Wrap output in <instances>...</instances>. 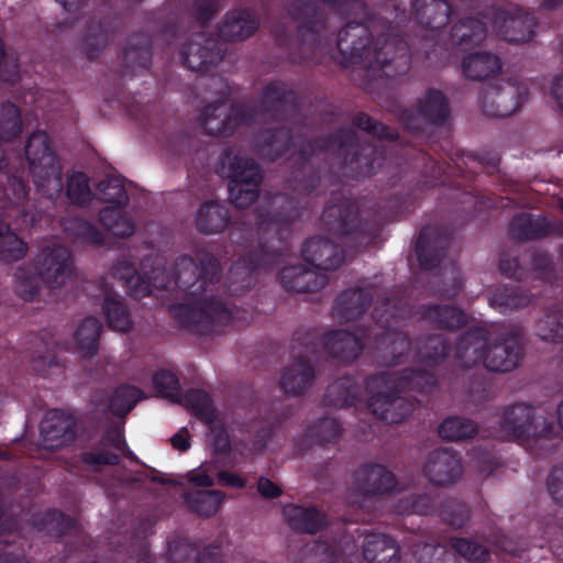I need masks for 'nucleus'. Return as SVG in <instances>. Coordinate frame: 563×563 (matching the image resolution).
Returning a JSON list of instances; mask_svg holds the SVG:
<instances>
[{
  "label": "nucleus",
  "mask_w": 563,
  "mask_h": 563,
  "mask_svg": "<svg viewBox=\"0 0 563 563\" xmlns=\"http://www.w3.org/2000/svg\"><path fill=\"white\" fill-rule=\"evenodd\" d=\"M407 15L395 1L372 12L363 0H343L333 11L352 19L340 30L336 49L343 66L360 65L387 78L406 75L411 57L437 55L443 27L461 11L479 8L477 0H412Z\"/></svg>",
  "instance_id": "nucleus-1"
},
{
  "label": "nucleus",
  "mask_w": 563,
  "mask_h": 563,
  "mask_svg": "<svg viewBox=\"0 0 563 563\" xmlns=\"http://www.w3.org/2000/svg\"><path fill=\"white\" fill-rule=\"evenodd\" d=\"M335 154L338 172L358 179L375 175L386 163V150L375 143L360 142L353 128H339L329 135L305 139L295 153L287 185L300 195L313 192L320 185L325 161Z\"/></svg>",
  "instance_id": "nucleus-2"
},
{
  "label": "nucleus",
  "mask_w": 563,
  "mask_h": 563,
  "mask_svg": "<svg viewBox=\"0 0 563 563\" xmlns=\"http://www.w3.org/2000/svg\"><path fill=\"white\" fill-rule=\"evenodd\" d=\"M271 210H257L256 240L245 243L246 252L235 261L225 277L224 286L231 296H241L249 291L257 282L256 272L274 268L290 252L289 240L292 235V224L301 217L299 201L288 195L278 194L272 198ZM239 228L232 227L231 241L238 244L247 242L235 235Z\"/></svg>",
  "instance_id": "nucleus-3"
},
{
  "label": "nucleus",
  "mask_w": 563,
  "mask_h": 563,
  "mask_svg": "<svg viewBox=\"0 0 563 563\" xmlns=\"http://www.w3.org/2000/svg\"><path fill=\"white\" fill-rule=\"evenodd\" d=\"M221 277L220 261L209 252L199 251L195 258L181 255L176 260V287L197 298L192 303L169 307V316L181 329L207 336L222 334L234 327L233 311L213 296V288Z\"/></svg>",
  "instance_id": "nucleus-4"
},
{
  "label": "nucleus",
  "mask_w": 563,
  "mask_h": 563,
  "mask_svg": "<svg viewBox=\"0 0 563 563\" xmlns=\"http://www.w3.org/2000/svg\"><path fill=\"white\" fill-rule=\"evenodd\" d=\"M396 167L398 172L390 176L389 183L393 187L400 186L401 189L393 195L384 203V220L394 221L412 212L426 189L440 185L460 186L461 183L454 178L472 180L476 174L468 168L467 162L481 165L472 154H456L450 162L432 158L423 150L407 145L401 147Z\"/></svg>",
  "instance_id": "nucleus-5"
},
{
  "label": "nucleus",
  "mask_w": 563,
  "mask_h": 563,
  "mask_svg": "<svg viewBox=\"0 0 563 563\" xmlns=\"http://www.w3.org/2000/svg\"><path fill=\"white\" fill-rule=\"evenodd\" d=\"M260 115L273 121H300V98L296 90L283 80H272L262 90L257 106L232 104L227 111L223 101L203 107L198 121L203 133L228 137L241 125L254 123Z\"/></svg>",
  "instance_id": "nucleus-6"
},
{
  "label": "nucleus",
  "mask_w": 563,
  "mask_h": 563,
  "mask_svg": "<svg viewBox=\"0 0 563 563\" xmlns=\"http://www.w3.org/2000/svg\"><path fill=\"white\" fill-rule=\"evenodd\" d=\"M20 154H22L20 152ZM23 164L19 165L15 163V168L11 169V173L2 172L7 187L3 192L8 190V194L12 197L11 190L9 189V178L19 177L23 180L27 188H30L26 180L24 179L25 164H27L29 173L31 174L35 186L40 190L54 189L60 191L63 188V173L59 165L58 158L53 150L51 139L45 131H34L27 137Z\"/></svg>",
  "instance_id": "nucleus-7"
},
{
  "label": "nucleus",
  "mask_w": 563,
  "mask_h": 563,
  "mask_svg": "<svg viewBox=\"0 0 563 563\" xmlns=\"http://www.w3.org/2000/svg\"><path fill=\"white\" fill-rule=\"evenodd\" d=\"M217 173L229 179V197L235 207L245 209L257 200L263 170L254 158L242 154L235 146H229L219 157Z\"/></svg>",
  "instance_id": "nucleus-8"
},
{
  "label": "nucleus",
  "mask_w": 563,
  "mask_h": 563,
  "mask_svg": "<svg viewBox=\"0 0 563 563\" xmlns=\"http://www.w3.org/2000/svg\"><path fill=\"white\" fill-rule=\"evenodd\" d=\"M9 189L0 196V262L10 264L22 260L27 252V244L13 231L12 223L20 216H26L24 202L27 188L19 177L9 178Z\"/></svg>",
  "instance_id": "nucleus-9"
},
{
  "label": "nucleus",
  "mask_w": 563,
  "mask_h": 563,
  "mask_svg": "<svg viewBox=\"0 0 563 563\" xmlns=\"http://www.w3.org/2000/svg\"><path fill=\"white\" fill-rule=\"evenodd\" d=\"M320 220L328 232L345 239L354 246L371 243L377 234L376 224L363 221L356 205L343 197L332 198L324 207Z\"/></svg>",
  "instance_id": "nucleus-10"
},
{
  "label": "nucleus",
  "mask_w": 563,
  "mask_h": 563,
  "mask_svg": "<svg viewBox=\"0 0 563 563\" xmlns=\"http://www.w3.org/2000/svg\"><path fill=\"white\" fill-rule=\"evenodd\" d=\"M416 106V109L398 106L393 110L404 131L409 134L418 136L428 129L443 126L450 119V101L439 89L428 88Z\"/></svg>",
  "instance_id": "nucleus-11"
},
{
  "label": "nucleus",
  "mask_w": 563,
  "mask_h": 563,
  "mask_svg": "<svg viewBox=\"0 0 563 563\" xmlns=\"http://www.w3.org/2000/svg\"><path fill=\"white\" fill-rule=\"evenodd\" d=\"M540 419L536 408L526 402L506 406L499 419L500 437L506 440H532L541 448L553 449L554 444H545L547 441L554 439L553 427L544 421L539 429Z\"/></svg>",
  "instance_id": "nucleus-12"
},
{
  "label": "nucleus",
  "mask_w": 563,
  "mask_h": 563,
  "mask_svg": "<svg viewBox=\"0 0 563 563\" xmlns=\"http://www.w3.org/2000/svg\"><path fill=\"white\" fill-rule=\"evenodd\" d=\"M287 12L298 23L301 62L313 60L321 52L323 32L328 29L324 10L318 1L290 0Z\"/></svg>",
  "instance_id": "nucleus-13"
},
{
  "label": "nucleus",
  "mask_w": 563,
  "mask_h": 563,
  "mask_svg": "<svg viewBox=\"0 0 563 563\" xmlns=\"http://www.w3.org/2000/svg\"><path fill=\"white\" fill-rule=\"evenodd\" d=\"M99 198L110 206L98 213L99 222L118 238L131 236L136 227L133 219L123 210L129 202L125 186L119 177H108L97 186Z\"/></svg>",
  "instance_id": "nucleus-14"
},
{
  "label": "nucleus",
  "mask_w": 563,
  "mask_h": 563,
  "mask_svg": "<svg viewBox=\"0 0 563 563\" xmlns=\"http://www.w3.org/2000/svg\"><path fill=\"white\" fill-rule=\"evenodd\" d=\"M362 349L361 340L344 329L320 334L314 328L300 325L289 341V352H362Z\"/></svg>",
  "instance_id": "nucleus-15"
},
{
  "label": "nucleus",
  "mask_w": 563,
  "mask_h": 563,
  "mask_svg": "<svg viewBox=\"0 0 563 563\" xmlns=\"http://www.w3.org/2000/svg\"><path fill=\"white\" fill-rule=\"evenodd\" d=\"M153 385L161 397L183 402L207 423H213L219 420L220 415L205 391L192 390L185 397H181L178 379L174 373L169 371L157 372L153 377Z\"/></svg>",
  "instance_id": "nucleus-16"
},
{
  "label": "nucleus",
  "mask_w": 563,
  "mask_h": 563,
  "mask_svg": "<svg viewBox=\"0 0 563 563\" xmlns=\"http://www.w3.org/2000/svg\"><path fill=\"white\" fill-rule=\"evenodd\" d=\"M536 18L512 3L499 4L495 1V31L500 37L514 44L527 43L536 35Z\"/></svg>",
  "instance_id": "nucleus-17"
},
{
  "label": "nucleus",
  "mask_w": 563,
  "mask_h": 563,
  "mask_svg": "<svg viewBox=\"0 0 563 563\" xmlns=\"http://www.w3.org/2000/svg\"><path fill=\"white\" fill-rule=\"evenodd\" d=\"M179 56L183 66L205 74L223 59L224 46L218 38L201 31L181 46Z\"/></svg>",
  "instance_id": "nucleus-18"
},
{
  "label": "nucleus",
  "mask_w": 563,
  "mask_h": 563,
  "mask_svg": "<svg viewBox=\"0 0 563 563\" xmlns=\"http://www.w3.org/2000/svg\"><path fill=\"white\" fill-rule=\"evenodd\" d=\"M453 242V231L449 227L427 224L422 227L415 244L419 265L424 271L440 266Z\"/></svg>",
  "instance_id": "nucleus-19"
},
{
  "label": "nucleus",
  "mask_w": 563,
  "mask_h": 563,
  "mask_svg": "<svg viewBox=\"0 0 563 563\" xmlns=\"http://www.w3.org/2000/svg\"><path fill=\"white\" fill-rule=\"evenodd\" d=\"M34 267L44 284L62 287L71 275V253L62 245L46 246L36 255Z\"/></svg>",
  "instance_id": "nucleus-20"
},
{
  "label": "nucleus",
  "mask_w": 563,
  "mask_h": 563,
  "mask_svg": "<svg viewBox=\"0 0 563 563\" xmlns=\"http://www.w3.org/2000/svg\"><path fill=\"white\" fill-rule=\"evenodd\" d=\"M528 95V87L517 78L505 80L503 60L495 54V118H507L517 112Z\"/></svg>",
  "instance_id": "nucleus-21"
},
{
  "label": "nucleus",
  "mask_w": 563,
  "mask_h": 563,
  "mask_svg": "<svg viewBox=\"0 0 563 563\" xmlns=\"http://www.w3.org/2000/svg\"><path fill=\"white\" fill-rule=\"evenodd\" d=\"M22 132V119L20 109L11 101L0 103V172L11 173L15 163L23 164L20 151H8L3 141L18 137Z\"/></svg>",
  "instance_id": "nucleus-22"
},
{
  "label": "nucleus",
  "mask_w": 563,
  "mask_h": 563,
  "mask_svg": "<svg viewBox=\"0 0 563 563\" xmlns=\"http://www.w3.org/2000/svg\"><path fill=\"white\" fill-rule=\"evenodd\" d=\"M301 256L307 264L322 273L335 271L344 262L343 249L322 236L307 239L301 249Z\"/></svg>",
  "instance_id": "nucleus-23"
},
{
  "label": "nucleus",
  "mask_w": 563,
  "mask_h": 563,
  "mask_svg": "<svg viewBox=\"0 0 563 563\" xmlns=\"http://www.w3.org/2000/svg\"><path fill=\"white\" fill-rule=\"evenodd\" d=\"M509 233L516 241L530 242L561 234L562 230L560 223L551 222L544 216L521 212L510 220Z\"/></svg>",
  "instance_id": "nucleus-24"
},
{
  "label": "nucleus",
  "mask_w": 563,
  "mask_h": 563,
  "mask_svg": "<svg viewBox=\"0 0 563 563\" xmlns=\"http://www.w3.org/2000/svg\"><path fill=\"white\" fill-rule=\"evenodd\" d=\"M377 296L375 286L349 288L340 292L334 301L333 314L346 322L361 318Z\"/></svg>",
  "instance_id": "nucleus-25"
},
{
  "label": "nucleus",
  "mask_w": 563,
  "mask_h": 563,
  "mask_svg": "<svg viewBox=\"0 0 563 563\" xmlns=\"http://www.w3.org/2000/svg\"><path fill=\"white\" fill-rule=\"evenodd\" d=\"M462 70L466 78L485 81V87L478 96V104L486 117H493V110L486 104V97L493 86V54L476 52L463 58Z\"/></svg>",
  "instance_id": "nucleus-26"
},
{
  "label": "nucleus",
  "mask_w": 563,
  "mask_h": 563,
  "mask_svg": "<svg viewBox=\"0 0 563 563\" xmlns=\"http://www.w3.org/2000/svg\"><path fill=\"white\" fill-rule=\"evenodd\" d=\"M279 278L285 290L295 292H317L329 280L325 273L303 264L285 266L279 273Z\"/></svg>",
  "instance_id": "nucleus-27"
},
{
  "label": "nucleus",
  "mask_w": 563,
  "mask_h": 563,
  "mask_svg": "<svg viewBox=\"0 0 563 563\" xmlns=\"http://www.w3.org/2000/svg\"><path fill=\"white\" fill-rule=\"evenodd\" d=\"M260 27V19L251 9H235L225 13L218 36L225 42L244 41Z\"/></svg>",
  "instance_id": "nucleus-28"
},
{
  "label": "nucleus",
  "mask_w": 563,
  "mask_h": 563,
  "mask_svg": "<svg viewBox=\"0 0 563 563\" xmlns=\"http://www.w3.org/2000/svg\"><path fill=\"white\" fill-rule=\"evenodd\" d=\"M157 269L150 273H140L136 267L128 262H119L114 266V275L124 282L129 295L135 299H142L152 294L153 288H164V283H157Z\"/></svg>",
  "instance_id": "nucleus-29"
},
{
  "label": "nucleus",
  "mask_w": 563,
  "mask_h": 563,
  "mask_svg": "<svg viewBox=\"0 0 563 563\" xmlns=\"http://www.w3.org/2000/svg\"><path fill=\"white\" fill-rule=\"evenodd\" d=\"M152 59V38L147 33L133 34L122 54V75L135 76L148 69Z\"/></svg>",
  "instance_id": "nucleus-30"
},
{
  "label": "nucleus",
  "mask_w": 563,
  "mask_h": 563,
  "mask_svg": "<svg viewBox=\"0 0 563 563\" xmlns=\"http://www.w3.org/2000/svg\"><path fill=\"white\" fill-rule=\"evenodd\" d=\"M486 36L485 24L473 16L460 18L450 32L446 41H441L440 49H448L449 46L461 51L470 49L479 45Z\"/></svg>",
  "instance_id": "nucleus-31"
},
{
  "label": "nucleus",
  "mask_w": 563,
  "mask_h": 563,
  "mask_svg": "<svg viewBox=\"0 0 563 563\" xmlns=\"http://www.w3.org/2000/svg\"><path fill=\"white\" fill-rule=\"evenodd\" d=\"M408 314L407 300L394 292L377 299L372 312L375 324L386 332H396Z\"/></svg>",
  "instance_id": "nucleus-32"
},
{
  "label": "nucleus",
  "mask_w": 563,
  "mask_h": 563,
  "mask_svg": "<svg viewBox=\"0 0 563 563\" xmlns=\"http://www.w3.org/2000/svg\"><path fill=\"white\" fill-rule=\"evenodd\" d=\"M419 313L423 321L440 330L456 331L468 323L466 312L453 305H422Z\"/></svg>",
  "instance_id": "nucleus-33"
},
{
  "label": "nucleus",
  "mask_w": 563,
  "mask_h": 563,
  "mask_svg": "<svg viewBox=\"0 0 563 563\" xmlns=\"http://www.w3.org/2000/svg\"><path fill=\"white\" fill-rule=\"evenodd\" d=\"M318 373L319 369L307 358L299 357L284 368L280 386L288 395H301L311 387Z\"/></svg>",
  "instance_id": "nucleus-34"
},
{
  "label": "nucleus",
  "mask_w": 563,
  "mask_h": 563,
  "mask_svg": "<svg viewBox=\"0 0 563 563\" xmlns=\"http://www.w3.org/2000/svg\"><path fill=\"white\" fill-rule=\"evenodd\" d=\"M231 224L229 209L217 200L201 203L195 214V225L198 232L212 235L219 234Z\"/></svg>",
  "instance_id": "nucleus-35"
},
{
  "label": "nucleus",
  "mask_w": 563,
  "mask_h": 563,
  "mask_svg": "<svg viewBox=\"0 0 563 563\" xmlns=\"http://www.w3.org/2000/svg\"><path fill=\"white\" fill-rule=\"evenodd\" d=\"M461 471L459 457L448 450L431 453L423 468L430 481L439 485L452 483L460 476Z\"/></svg>",
  "instance_id": "nucleus-36"
},
{
  "label": "nucleus",
  "mask_w": 563,
  "mask_h": 563,
  "mask_svg": "<svg viewBox=\"0 0 563 563\" xmlns=\"http://www.w3.org/2000/svg\"><path fill=\"white\" fill-rule=\"evenodd\" d=\"M294 145V134L288 128L265 129L256 139L258 153L271 162L283 157Z\"/></svg>",
  "instance_id": "nucleus-37"
},
{
  "label": "nucleus",
  "mask_w": 563,
  "mask_h": 563,
  "mask_svg": "<svg viewBox=\"0 0 563 563\" xmlns=\"http://www.w3.org/2000/svg\"><path fill=\"white\" fill-rule=\"evenodd\" d=\"M66 236L74 244L100 247L106 243V233L92 222L79 217L64 218L62 221Z\"/></svg>",
  "instance_id": "nucleus-38"
},
{
  "label": "nucleus",
  "mask_w": 563,
  "mask_h": 563,
  "mask_svg": "<svg viewBox=\"0 0 563 563\" xmlns=\"http://www.w3.org/2000/svg\"><path fill=\"white\" fill-rule=\"evenodd\" d=\"M368 407L375 416L390 423L402 421L411 412V405L404 398L385 394L373 396Z\"/></svg>",
  "instance_id": "nucleus-39"
},
{
  "label": "nucleus",
  "mask_w": 563,
  "mask_h": 563,
  "mask_svg": "<svg viewBox=\"0 0 563 563\" xmlns=\"http://www.w3.org/2000/svg\"><path fill=\"white\" fill-rule=\"evenodd\" d=\"M363 555L368 563H398L399 550L395 542L382 534H368L363 543Z\"/></svg>",
  "instance_id": "nucleus-40"
},
{
  "label": "nucleus",
  "mask_w": 563,
  "mask_h": 563,
  "mask_svg": "<svg viewBox=\"0 0 563 563\" xmlns=\"http://www.w3.org/2000/svg\"><path fill=\"white\" fill-rule=\"evenodd\" d=\"M102 312L108 325L120 332H128L132 327L130 309L124 300L114 291H106L102 299Z\"/></svg>",
  "instance_id": "nucleus-41"
},
{
  "label": "nucleus",
  "mask_w": 563,
  "mask_h": 563,
  "mask_svg": "<svg viewBox=\"0 0 563 563\" xmlns=\"http://www.w3.org/2000/svg\"><path fill=\"white\" fill-rule=\"evenodd\" d=\"M289 525L297 530L313 533L324 523V517L316 508L288 505L283 510Z\"/></svg>",
  "instance_id": "nucleus-42"
},
{
  "label": "nucleus",
  "mask_w": 563,
  "mask_h": 563,
  "mask_svg": "<svg viewBox=\"0 0 563 563\" xmlns=\"http://www.w3.org/2000/svg\"><path fill=\"white\" fill-rule=\"evenodd\" d=\"M41 432L45 445L52 449L69 442L74 437L70 422L57 413H51L42 421Z\"/></svg>",
  "instance_id": "nucleus-43"
},
{
  "label": "nucleus",
  "mask_w": 563,
  "mask_h": 563,
  "mask_svg": "<svg viewBox=\"0 0 563 563\" xmlns=\"http://www.w3.org/2000/svg\"><path fill=\"white\" fill-rule=\"evenodd\" d=\"M103 325L95 317L85 318L74 333L78 352H98Z\"/></svg>",
  "instance_id": "nucleus-44"
},
{
  "label": "nucleus",
  "mask_w": 563,
  "mask_h": 563,
  "mask_svg": "<svg viewBox=\"0 0 563 563\" xmlns=\"http://www.w3.org/2000/svg\"><path fill=\"white\" fill-rule=\"evenodd\" d=\"M351 124L353 128L366 132L378 141H389L395 143V146L399 145L398 132L390 126L377 121L366 112L361 111L355 113L351 119Z\"/></svg>",
  "instance_id": "nucleus-45"
},
{
  "label": "nucleus",
  "mask_w": 563,
  "mask_h": 563,
  "mask_svg": "<svg viewBox=\"0 0 563 563\" xmlns=\"http://www.w3.org/2000/svg\"><path fill=\"white\" fill-rule=\"evenodd\" d=\"M123 444V437L120 431H117L111 439L102 444L101 449L86 453L84 460L93 470H98L103 465L114 464L117 463L118 456L112 450L121 451Z\"/></svg>",
  "instance_id": "nucleus-46"
},
{
  "label": "nucleus",
  "mask_w": 563,
  "mask_h": 563,
  "mask_svg": "<svg viewBox=\"0 0 563 563\" xmlns=\"http://www.w3.org/2000/svg\"><path fill=\"white\" fill-rule=\"evenodd\" d=\"M143 397L142 391L129 385L115 388L108 399V409L115 416H124Z\"/></svg>",
  "instance_id": "nucleus-47"
},
{
  "label": "nucleus",
  "mask_w": 563,
  "mask_h": 563,
  "mask_svg": "<svg viewBox=\"0 0 563 563\" xmlns=\"http://www.w3.org/2000/svg\"><path fill=\"white\" fill-rule=\"evenodd\" d=\"M224 500V494L219 490L197 492L188 494L186 501L198 515L210 517L218 512Z\"/></svg>",
  "instance_id": "nucleus-48"
},
{
  "label": "nucleus",
  "mask_w": 563,
  "mask_h": 563,
  "mask_svg": "<svg viewBox=\"0 0 563 563\" xmlns=\"http://www.w3.org/2000/svg\"><path fill=\"white\" fill-rule=\"evenodd\" d=\"M111 38L110 32L102 23H91L81 42V49L90 60L96 59Z\"/></svg>",
  "instance_id": "nucleus-49"
},
{
  "label": "nucleus",
  "mask_w": 563,
  "mask_h": 563,
  "mask_svg": "<svg viewBox=\"0 0 563 563\" xmlns=\"http://www.w3.org/2000/svg\"><path fill=\"white\" fill-rule=\"evenodd\" d=\"M477 433V426L470 419L449 417L439 427V434L445 440H464Z\"/></svg>",
  "instance_id": "nucleus-50"
},
{
  "label": "nucleus",
  "mask_w": 563,
  "mask_h": 563,
  "mask_svg": "<svg viewBox=\"0 0 563 563\" xmlns=\"http://www.w3.org/2000/svg\"><path fill=\"white\" fill-rule=\"evenodd\" d=\"M537 334L543 341L563 342V309L548 312L537 323Z\"/></svg>",
  "instance_id": "nucleus-51"
},
{
  "label": "nucleus",
  "mask_w": 563,
  "mask_h": 563,
  "mask_svg": "<svg viewBox=\"0 0 563 563\" xmlns=\"http://www.w3.org/2000/svg\"><path fill=\"white\" fill-rule=\"evenodd\" d=\"M530 301V294L517 285H506L503 289L495 287V308L498 306L515 310L527 307Z\"/></svg>",
  "instance_id": "nucleus-52"
},
{
  "label": "nucleus",
  "mask_w": 563,
  "mask_h": 563,
  "mask_svg": "<svg viewBox=\"0 0 563 563\" xmlns=\"http://www.w3.org/2000/svg\"><path fill=\"white\" fill-rule=\"evenodd\" d=\"M66 196L70 203L76 206H86L91 201L92 192L89 178L84 172H76L68 177Z\"/></svg>",
  "instance_id": "nucleus-53"
},
{
  "label": "nucleus",
  "mask_w": 563,
  "mask_h": 563,
  "mask_svg": "<svg viewBox=\"0 0 563 563\" xmlns=\"http://www.w3.org/2000/svg\"><path fill=\"white\" fill-rule=\"evenodd\" d=\"M455 352H489L487 331L479 325L467 328L459 336Z\"/></svg>",
  "instance_id": "nucleus-54"
},
{
  "label": "nucleus",
  "mask_w": 563,
  "mask_h": 563,
  "mask_svg": "<svg viewBox=\"0 0 563 563\" xmlns=\"http://www.w3.org/2000/svg\"><path fill=\"white\" fill-rule=\"evenodd\" d=\"M525 333L521 325H511L507 332L503 333L495 323V350L504 347V352H523Z\"/></svg>",
  "instance_id": "nucleus-55"
},
{
  "label": "nucleus",
  "mask_w": 563,
  "mask_h": 563,
  "mask_svg": "<svg viewBox=\"0 0 563 563\" xmlns=\"http://www.w3.org/2000/svg\"><path fill=\"white\" fill-rule=\"evenodd\" d=\"M170 148L175 155L186 156L195 153L196 156L205 161L207 158V151L203 148L201 142L188 132H180L170 142Z\"/></svg>",
  "instance_id": "nucleus-56"
},
{
  "label": "nucleus",
  "mask_w": 563,
  "mask_h": 563,
  "mask_svg": "<svg viewBox=\"0 0 563 563\" xmlns=\"http://www.w3.org/2000/svg\"><path fill=\"white\" fill-rule=\"evenodd\" d=\"M451 545L462 558L470 562H484L489 558L487 547L471 539H453Z\"/></svg>",
  "instance_id": "nucleus-57"
},
{
  "label": "nucleus",
  "mask_w": 563,
  "mask_h": 563,
  "mask_svg": "<svg viewBox=\"0 0 563 563\" xmlns=\"http://www.w3.org/2000/svg\"><path fill=\"white\" fill-rule=\"evenodd\" d=\"M219 11L218 0H192L191 14L205 29Z\"/></svg>",
  "instance_id": "nucleus-58"
},
{
  "label": "nucleus",
  "mask_w": 563,
  "mask_h": 563,
  "mask_svg": "<svg viewBox=\"0 0 563 563\" xmlns=\"http://www.w3.org/2000/svg\"><path fill=\"white\" fill-rule=\"evenodd\" d=\"M341 432L340 423L332 418L320 420L311 430V434L320 441H330L335 439Z\"/></svg>",
  "instance_id": "nucleus-59"
},
{
  "label": "nucleus",
  "mask_w": 563,
  "mask_h": 563,
  "mask_svg": "<svg viewBox=\"0 0 563 563\" xmlns=\"http://www.w3.org/2000/svg\"><path fill=\"white\" fill-rule=\"evenodd\" d=\"M214 468L211 464H201L198 468L187 474V481L198 487H209L213 485L212 474Z\"/></svg>",
  "instance_id": "nucleus-60"
},
{
  "label": "nucleus",
  "mask_w": 563,
  "mask_h": 563,
  "mask_svg": "<svg viewBox=\"0 0 563 563\" xmlns=\"http://www.w3.org/2000/svg\"><path fill=\"white\" fill-rule=\"evenodd\" d=\"M548 488L553 499L563 506V465L552 470L548 478Z\"/></svg>",
  "instance_id": "nucleus-61"
},
{
  "label": "nucleus",
  "mask_w": 563,
  "mask_h": 563,
  "mask_svg": "<svg viewBox=\"0 0 563 563\" xmlns=\"http://www.w3.org/2000/svg\"><path fill=\"white\" fill-rule=\"evenodd\" d=\"M499 271L501 272L503 275L516 280L522 279L525 275V271L520 266L519 260L517 257H501L499 260Z\"/></svg>",
  "instance_id": "nucleus-62"
},
{
  "label": "nucleus",
  "mask_w": 563,
  "mask_h": 563,
  "mask_svg": "<svg viewBox=\"0 0 563 563\" xmlns=\"http://www.w3.org/2000/svg\"><path fill=\"white\" fill-rule=\"evenodd\" d=\"M521 354H495V373H508L519 366Z\"/></svg>",
  "instance_id": "nucleus-63"
},
{
  "label": "nucleus",
  "mask_w": 563,
  "mask_h": 563,
  "mask_svg": "<svg viewBox=\"0 0 563 563\" xmlns=\"http://www.w3.org/2000/svg\"><path fill=\"white\" fill-rule=\"evenodd\" d=\"M451 274H452L451 285L449 287L443 286L442 288H439L437 290V292L441 297H445L449 299L455 298L463 288V279L461 277V273H460L459 268L453 266L451 269Z\"/></svg>",
  "instance_id": "nucleus-64"
}]
</instances>
